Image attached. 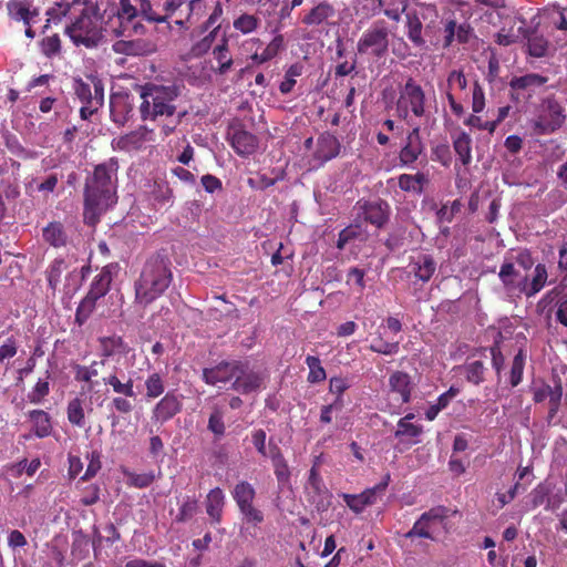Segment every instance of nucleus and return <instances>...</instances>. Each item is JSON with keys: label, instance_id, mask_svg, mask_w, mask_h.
<instances>
[{"label": "nucleus", "instance_id": "6e6552de", "mask_svg": "<svg viewBox=\"0 0 567 567\" xmlns=\"http://www.w3.org/2000/svg\"><path fill=\"white\" fill-rule=\"evenodd\" d=\"M389 33L385 21H375L359 38L357 42L358 52L360 54L369 53L375 58L385 56L390 45Z\"/></svg>", "mask_w": 567, "mask_h": 567}, {"label": "nucleus", "instance_id": "7c9ffc66", "mask_svg": "<svg viewBox=\"0 0 567 567\" xmlns=\"http://www.w3.org/2000/svg\"><path fill=\"white\" fill-rule=\"evenodd\" d=\"M454 152L463 166H468L473 161V138L466 132H460L453 136Z\"/></svg>", "mask_w": 567, "mask_h": 567}, {"label": "nucleus", "instance_id": "0eeeda50", "mask_svg": "<svg viewBox=\"0 0 567 567\" xmlns=\"http://www.w3.org/2000/svg\"><path fill=\"white\" fill-rule=\"evenodd\" d=\"M398 116L403 121L410 120L411 115L423 117L426 114V96L421 86L414 79L409 78L406 83L400 87L396 101Z\"/></svg>", "mask_w": 567, "mask_h": 567}, {"label": "nucleus", "instance_id": "e433bc0d", "mask_svg": "<svg viewBox=\"0 0 567 567\" xmlns=\"http://www.w3.org/2000/svg\"><path fill=\"white\" fill-rule=\"evenodd\" d=\"M429 177L424 172H416L415 175L403 174L399 176V186L403 192L422 194Z\"/></svg>", "mask_w": 567, "mask_h": 567}, {"label": "nucleus", "instance_id": "f257e3e1", "mask_svg": "<svg viewBox=\"0 0 567 567\" xmlns=\"http://www.w3.org/2000/svg\"><path fill=\"white\" fill-rule=\"evenodd\" d=\"M118 161L110 158L94 166L84 186L83 220L86 225L99 224L101 215L116 202Z\"/></svg>", "mask_w": 567, "mask_h": 567}, {"label": "nucleus", "instance_id": "a211bd4d", "mask_svg": "<svg viewBox=\"0 0 567 567\" xmlns=\"http://www.w3.org/2000/svg\"><path fill=\"white\" fill-rule=\"evenodd\" d=\"M341 144L340 140L329 132L321 133L317 140V146L312 154V159L317 165L336 158L340 155Z\"/></svg>", "mask_w": 567, "mask_h": 567}, {"label": "nucleus", "instance_id": "3c124183", "mask_svg": "<svg viewBox=\"0 0 567 567\" xmlns=\"http://www.w3.org/2000/svg\"><path fill=\"white\" fill-rule=\"evenodd\" d=\"M303 66L300 63H293L287 69L284 81L279 84L281 94H289L297 84V76L302 74Z\"/></svg>", "mask_w": 567, "mask_h": 567}, {"label": "nucleus", "instance_id": "864d4df0", "mask_svg": "<svg viewBox=\"0 0 567 567\" xmlns=\"http://www.w3.org/2000/svg\"><path fill=\"white\" fill-rule=\"evenodd\" d=\"M197 511L198 499L196 497H189V495H187L179 505V511L175 516V522H188L190 520V518H193V516L196 515Z\"/></svg>", "mask_w": 567, "mask_h": 567}, {"label": "nucleus", "instance_id": "aec40b11", "mask_svg": "<svg viewBox=\"0 0 567 567\" xmlns=\"http://www.w3.org/2000/svg\"><path fill=\"white\" fill-rule=\"evenodd\" d=\"M153 130L147 126H141L136 131L124 134L123 136L113 140V148L120 151H132L140 150L142 146L147 143V141H153Z\"/></svg>", "mask_w": 567, "mask_h": 567}, {"label": "nucleus", "instance_id": "b1692460", "mask_svg": "<svg viewBox=\"0 0 567 567\" xmlns=\"http://www.w3.org/2000/svg\"><path fill=\"white\" fill-rule=\"evenodd\" d=\"M118 264L111 262L103 267L100 274L94 276L90 285V291L96 301L107 295L112 279L118 272Z\"/></svg>", "mask_w": 567, "mask_h": 567}, {"label": "nucleus", "instance_id": "4be33fe9", "mask_svg": "<svg viewBox=\"0 0 567 567\" xmlns=\"http://www.w3.org/2000/svg\"><path fill=\"white\" fill-rule=\"evenodd\" d=\"M134 111V104L130 94L115 93L110 97L111 121L117 125H124L130 121Z\"/></svg>", "mask_w": 567, "mask_h": 567}, {"label": "nucleus", "instance_id": "c9c22d12", "mask_svg": "<svg viewBox=\"0 0 567 567\" xmlns=\"http://www.w3.org/2000/svg\"><path fill=\"white\" fill-rule=\"evenodd\" d=\"M231 496L238 506V511L241 512L256 498V489L251 483L241 481L235 484Z\"/></svg>", "mask_w": 567, "mask_h": 567}, {"label": "nucleus", "instance_id": "4c0bfd02", "mask_svg": "<svg viewBox=\"0 0 567 567\" xmlns=\"http://www.w3.org/2000/svg\"><path fill=\"white\" fill-rule=\"evenodd\" d=\"M408 38L413 45L425 47V38L422 35L423 24L416 13L406 14Z\"/></svg>", "mask_w": 567, "mask_h": 567}, {"label": "nucleus", "instance_id": "ddd939ff", "mask_svg": "<svg viewBox=\"0 0 567 567\" xmlns=\"http://www.w3.org/2000/svg\"><path fill=\"white\" fill-rule=\"evenodd\" d=\"M467 87L468 80L465 75L464 70H451L446 76L445 96L450 104V109L452 110L455 116H463L465 112L464 105H462V103L457 101V99L455 97V93L466 91Z\"/></svg>", "mask_w": 567, "mask_h": 567}, {"label": "nucleus", "instance_id": "ea45409f", "mask_svg": "<svg viewBox=\"0 0 567 567\" xmlns=\"http://www.w3.org/2000/svg\"><path fill=\"white\" fill-rule=\"evenodd\" d=\"M547 278L548 272L545 264H537L530 282H528V275L526 274V296L530 297L537 295L538 291H540L543 287H545Z\"/></svg>", "mask_w": 567, "mask_h": 567}, {"label": "nucleus", "instance_id": "69168bd1", "mask_svg": "<svg viewBox=\"0 0 567 567\" xmlns=\"http://www.w3.org/2000/svg\"><path fill=\"white\" fill-rule=\"evenodd\" d=\"M240 513L245 522L251 524L254 527L259 526V524L265 520L264 512L257 508L254 503L248 504Z\"/></svg>", "mask_w": 567, "mask_h": 567}, {"label": "nucleus", "instance_id": "412c9836", "mask_svg": "<svg viewBox=\"0 0 567 567\" xmlns=\"http://www.w3.org/2000/svg\"><path fill=\"white\" fill-rule=\"evenodd\" d=\"M158 7V17L162 20H156V24H163V22H168L171 19H175V24L179 27H188L192 25L190 19H187V10L184 6L183 0H165L162 8Z\"/></svg>", "mask_w": 567, "mask_h": 567}, {"label": "nucleus", "instance_id": "774afa93", "mask_svg": "<svg viewBox=\"0 0 567 567\" xmlns=\"http://www.w3.org/2000/svg\"><path fill=\"white\" fill-rule=\"evenodd\" d=\"M50 392V385L47 380H39L32 391L28 393V400L30 403H41L43 399L48 396Z\"/></svg>", "mask_w": 567, "mask_h": 567}, {"label": "nucleus", "instance_id": "4468645a", "mask_svg": "<svg viewBox=\"0 0 567 567\" xmlns=\"http://www.w3.org/2000/svg\"><path fill=\"white\" fill-rule=\"evenodd\" d=\"M425 145L421 137V127L415 126L408 133L399 151V161L403 166H411L423 154Z\"/></svg>", "mask_w": 567, "mask_h": 567}, {"label": "nucleus", "instance_id": "603ef678", "mask_svg": "<svg viewBox=\"0 0 567 567\" xmlns=\"http://www.w3.org/2000/svg\"><path fill=\"white\" fill-rule=\"evenodd\" d=\"M96 306V300L92 296L91 290L87 291L84 299L81 300L78 310L75 312V321L79 324L85 323Z\"/></svg>", "mask_w": 567, "mask_h": 567}, {"label": "nucleus", "instance_id": "37998d69", "mask_svg": "<svg viewBox=\"0 0 567 567\" xmlns=\"http://www.w3.org/2000/svg\"><path fill=\"white\" fill-rule=\"evenodd\" d=\"M422 425L406 422V419H400L394 436L399 437L401 441L403 437H409V444H416V442H419L416 439L422 434Z\"/></svg>", "mask_w": 567, "mask_h": 567}, {"label": "nucleus", "instance_id": "20e7f679", "mask_svg": "<svg viewBox=\"0 0 567 567\" xmlns=\"http://www.w3.org/2000/svg\"><path fill=\"white\" fill-rule=\"evenodd\" d=\"M114 18L116 25L112 28V31L117 37L131 32L135 35H143L146 31L143 21L156 24V20H162L154 0H117Z\"/></svg>", "mask_w": 567, "mask_h": 567}, {"label": "nucleus", "instance_id": "680f3d73", "mask_svg": "<svg viewBox=\"0 0 567 567\" xmlns=\"http://www.w3.org/2000/svg\"><path fill=\"white\" fill-rule=\"evenodd\" d=\"M348 382L343 379V377H331L329 383V390L331 393L337 395L334 403L338 405V410L343 406V393L348 389Z\"/></svg>", "mask_w": 567, "mask_h": 567}, {"label": "nucleus", "instance_id": "473e14b6", "mask_svg": "<svg viewBox=\"0 0 567 567\" xmlns=\"http://www.w3.org/2000/svg\"><path fill=\"white\" fill-rule=\"evenodd\" d=\"M336 14V8L329 2H320L309 10L302 18V23L306 25H320L327 22Z\"/></svg>", "mask_w": 567, "mask_h": 567}, {"label": "nucleus", "instance_id": "a18cd8bd", "mask_svg": "<svg viewBox=\"0 0 567 567\" xmlns=\"http://www.w3.org/2000/svg\"><path fill=\"white\" fill-rule=\"evenodd\" d=\"M122 473L126 478V484L128 486H133L134 488H147V486L152 485L155 480V474L153 471L146 473H135L130 471V468H123Z\"/></svg>", "mask_w": 567, "mask_h": 567}, {"label": "nucleus", "instance_id": "338daca9", "mask_svg": "<svg viewBox=\"0 0 567 567\" xmlns=\"http://www.w3.org/2000/svg\"><path fill=\"white\" fill-rule=\"evenodd\" d=\"M151 199H153L154 205L164 207V205L168 204L172 199V192L167 185H154Z\"/></svg>", "mask_w": 567, "mask_h": 567}, {"label": "nucleus", "instance_id": "de8ad7c7", "mask_svg": "<svg viewBox=\"0 0 567 567\" xmlns=\"http://www.w3.org/2000/svg\"><path fill=\"white\" fill-rule=\"evenodd\" d=\"M65 269L66 262L64 258H55L53 261L50 262L45 274L48 285L52 290L58 289L61 282V276Z\"/></svg>", "mask_w": 567, "mask_h": 567}, {"label": "nucleus", "instance_id": "9b49d317", "mask_svg": "<svg viewBox=\"0 0 567 567\" xmlns=\"http://www.w3.org/2000/svg\"><path fill=\"white\" fill-rule=\"evenodd\" d=\"M355 209L359 210V216L363 218L364 221L375 226L377 229H382L389 221L391 215L390 204L382 198L359 199L355 203Z\"/></svg>", "mask_w": 567, "mask_h": 567}, {"label": "nucleus", "instance_id": "09e8293b", "mask_svg": "<svg viewBox=\"0 0 567 567\" xmlns=\"http://www.w3.org/2000/svg\"><path fill=\"white\" fill-rule=\"evenodd\" d=\"M525 362V351L524 349H519L513 359L509 370V383L512 386H517L523 381Z\"/></svg>", "mask_w": 567, "mask_h": 567}, {"label": "nucleus", "instance_id": "bb28decb", "mask_svg": "<svg viewBox=\"0 0 567 567\" xmlns=\"http://www.w3.org/2000/svg\"><path fill=\"white\" fill-rule=\"evenodd\" d=\"M7 9L11 19L23 21L25 25L31 24L34 18L40 16V10L32 8L29 0H9Z\"/></svg>", "mask_w": 567, "mask_h": 567}, {"label": "nucleus", "instance_id": "6ab92c4d", "mask_svg": "<svg viewBox=\"0 0 567 567\" xmlns=\"http://www.w3.org/2000/svg\"><path fill=\"white\" fill-rule=\"evenodd\" d=\"M183 403L179 396L174 392H167L161 401H158L153 410L152 419L156 423L164 424L166 421L175 417L177 413H181Z\"/></svg>", "mask_w": 567, "mask_h": 567}, {"label": "nucleus", "instance_id": "49530a36", "mask_svg": "<svg viewBox=\"0 0 567 567\" xmlns=\"http://www.w3.org/2000/svg\"><path fill=\"white\" fill-rule=\"evenodd\" d=\"M305 362L309 369L308 382L318 383L327 380V371L318 355L308 354Z\"/></svg>", "mask_w": 567, "mask_h": 567}, {"label": "nucleus", "instance_id": "13d9d810", "mask_svg": "<svg viewBox=\"0 0 567 567\" xmlns=\"http://www.w3.org/2000/svg\"><path fill=\"white\" fill-rule=\"evenodd\" d=\"M207 429L213 434H215L216 437L224 436V434L226 432V424L224 422V413H223L221 409H219V408L214 409V411L212 412V414L208 419Z\"/></svg>", "mask_w": 567, "mask_h": 567}, {"label": "nucleus", "instance_id": "39448f33", "mask_svg": "<svg viewBox=\"0 0 567 567\" xmlns=\"http://www.w3.org/2000/svg\"><path fill=\"white\" fill-rule=\"evenodd\" d=\"M181 94L177 84L146 83L140 86L142 103L138 107L142 121H158L159 117H171L176 113L175 100Z\"/></svg>", "mask_w": 567, "mask_h": 567}, {"label": "nucleus", "instance_id": "c756f323", "mask_svg": "<svg viewBox=\"0 0 567 567\" xmlns=\"http://www.w3.org/2000/svg\"><path fill=\"white\" fill-rule=\"evenodd\" d=\"M42 238L48 245L55 248L65 247L69 240L64 225L61 224L60 220H52L44 226L42 229Z\"/></svg>", "mask_w": 567, "mask_h": 567}, {"label": "nucleus", "instance_id": "f8f14e48", "mask_svg": "<svg viewBox=\"0 0 567 567\" xmlns=\"http://www.w3.org/2000/svg\"><path fill=\"white\" fill-rule=\"evenodd\" d=\"M74 94L82 103H92L93 106L104 105V82L99 75H86V80L76 79L73 83Z\"/></svg>", "mask_w": 567, "mask_h": 567}, {"label": "nucleus", "instance_id": "052dcab7", "mask_svg": "<svg viewBox=\"0 0 567 567\" xmlns=\"http://www.w3.org/2000/svg\"><path fill=\"white\" fill-rule=\"evenodd\" d=\"M528 52L532 56L543 58L548 50V41L542 35H532L527 40Z\"/></svg>", "mask_w": 567, "mask_h": 567}, {"label": "nucleus", "instance_id": "423d86ee", "mask_svg": "<svg viewBox=\"0 0 567 567\" xmlns=\"http://www.w3.org/2000/svg\"><path fill=\"white\" fill-rule=\"evenodd\" d=\"M566 117V107L555 95H548L538 104L532 127L536 134H553L563 126Z\"/></svg>", "mask_w": 567, "mask_h": 567}, {"label": "nucleus", "instance_id": "2eb2a0df", "mask_svg": "<svg viewBox=\"0 0 567 567\" xmlns=\"http://www.w3.org/2000/svg\"><path fill=\"white\" fill-rule=\"evenodd\" d=\"M113 49L116 53L127 56H147V54L156 52L157 44L152 38L137 37L133 40L115 41Z\"/></svg>", "mask_w": 567, "mask_h": 567}, {"label": "nucleus", "instance_id": "a19ab883", "mask_svg": "<svg viewBox=\"0 0 567 567\" xmlns=\"http://www.w3.org/2000/svg\"><path fill=\"white\" fill-rule=\"evenodd\" d=\"M563 396V386L560 381L556 382L555 385L550 390V394L548 395V415H547V424L555 425L558 422L557 413L560 408Z\"/></svg>", "mask_w": 567, "mask_h": 567}, {"label": "nucleus", "instance_id": "f03ea898", "mask_svg": "<svg viewBox=\"0 0 567 567\" xmlns=\"http://www.w3.org/2000/svg\"><path fill=\"white\" fill-rule=\"evenodd\" d=\"M202 380L212 386L231 382L234 391L248 394L260 390L264 377L261 372L249 369L248 361L223 360L212 368L203 369Z\"/></svg>", "mask_w": 567, "mask_h": 567}, {"label": "nucleus", "instance_id": "e2e57ef3", "mask_svg": "<svg viewBox=\"0 0 567 567\" xmlns=\"http://www.w3.org/2000/svg\"><path fill=\"white\" fill-rule=\"evenodd\" d=\"M409 8V0H390L383 13L393 21H400L401 16Z\"/></svg>", "mask_w": 567, "mask_h": 567}, {"label": "nucleus", "instance_id": "a878e982", "mask_svg": "<svg viewBox=\"0 0 567 567\" xmlns=\"http://www.w3.org/2000/svg\"><path fill=\"white\" fill-rule=\"evenodd\" d=\"M306 493L308 494V499L320 506L328 495V489L323 483L322 476L318 472V467L312 466L308 474V482L305 485Z\"/></svg>", "mask_w": 567, "mask_h": 567}, {"label": "nucleus", "instance_id": "5701e85b", "mask_svg": "<svg viewBox=\"0 0 567 567\" xmlns=\"http://www.w3.org/2000/svg\"><path fill=\"white\" fill-rule=\"evenodd\" d=\"M103 383L117 394H124V396H132L133 399L136 398L134 380L131 375L125 374L122 369L114 368L112 372L103 377Z\"/></svg>", "mask_w": 567, "mask_h": 567}, {"label": "nucleus", "instance_id": "c03bdc74", "mask_svg": "<svg viewBox=\"0 0 567 567\" xmlns=\"http://www.w3.org/2000/svg\"><path fill=\"white\" fill-rule=\"evenodd\" d=\"M284 48V38L282 35H276L271 39V41L267 44L265 49L260 53L256 52L252 54V60L257 63H266L268 60H271L278 55V53Z\"/></svg>", "mask_w": 567, "mask_h": 567}, {"label": "nucleus", "instance_id": "f704fd0d", "mask_svg": "<svg viewBox=\"0 0 567 567\" xmlns=\"http://www.w3.org/2000/svg\"><path fill=\"white\" fill-rule=\"evenodd\" d=\"M100 352L103 359L107 361L109 357L115 354H126L130 351V347L124 342L122 337L111 336L99 338Z\"/></svg>", "mask_w": 567, "mask_h": 567}, {"label": "nucleus", "instance_id": "72a5a7b5", "mask_svg": "<svg viewBox=\"0 0 567 567\" xmlns=\"http://www.w3.org/2000/svg\"><path fill=\"white\" fill-rule=\"evenodd\" d=\"M28 417L32 423V430L35 436L45 437L52 433V417L42 409L30 410Z\"/></svg>", "mask_w": 567, "mask_h": 567}, {"label": "nucleus", "instance_id": "2f4dec72", "mask_svg": "<svg viewBox=\"0 0 567 567\" xmlns=\"http://www.w3.org/2000/svg\"><path fill=\"white\" fill-rule=\"evenodd\" d=\"M225 505V495L219 487H215L206 495V513L213 523H220Z\"/></svg>", "mask_w": 567, "mask_h": 567}, {"label": "nucleus", "instance_id": "7ed1b4c3", "mask_svg": "<svg viewBox=\"0 0 567 567\" xmlns=\"http://www.w3.org/2000/svg\"><path fill=\"white\" fill-rule=\"evenodd\" d=\"M173 280L172 262L168 257L154 255L146 259L134 284L135 301L147 307L159 299Z\"/></svg>", "mask_w": 567, "mask_h": 567}, {"label": "nucleus", "instance_id": "0e129e2a", "mask_svg": "<svg viewBox=\"0 0 567 567\" xmlns=\"http://www.w3.org/2000/svg\"><path fill=\"white\" fill-rule=\"evenodd\" d=\"M274 468L279 487L285 488V486H288L290 484L291 472L285 456H282L278 462H276Z\"/></svg>", "mask_w": 567, "mask_h": 567}, {"label": "nucleus", "instance_id": "cd10ccee", "mask_svg": "<svg viewBox=\"0 0 567 567\" xmlns=\"http://www.w3.org/2000/svg\"><path fill=\"white\" fill-rule=\"evenodd\" d=\"M547 81L548 78L537 73H527L518 75V78H513L509 83L512 96L514 97L515 94H519V92H527L528 95H532L535 87L545 85Z\"/></svg>", "mask_w": 567, "mask_h": 567}, {"label": "nucleus", "instance_id": "6e6d98bb", "mask_svg": "<svg viewBox=\"0 0 567 567\" xmlns=\"http://www.w3.org/2000/svg\"><path fill=\"white\" fill-rule=\"evenodd\" d=\"M146 398L155 399L161 396L165 391V382L159 372H151L145 381Z\"/></svg>", "mask_w": 567, "mask_h": 567}, {"label": "nucleus", "instance_id": "393cba45", "mask_svg": "<svg viewBox=\"0 0 567 567\" xmlns=\"http://www.w3.org/2000/svg\"><path fill=\"white\" fill-rule=\"evenodd\" d=\"M390 392L399 395L401 404L409 403L412 398V377L409 372L394 371L389 378Z\"/></svg>", "mask_w": 567, "mask_h": 567}, {"label": "nucleus", "instance_id": "79ce46f5", "mask_svg": "<svg viewBox=\"0 0 567 567\" xmlns=\"http://www.w3.org/2000/svg\"><path fill=\"white\" fill-rule=\"evenodd\" d=\"M466 380L472 382L474 385H480L485 380V371L487 370L485 361L483 360H471L463 365Z\"/></svg>", "mask_w": 567, "mask_h": 567}, {"label": "nucleus", "instance_id": "58836bf2", "mask_svg": "<svg viewBox=\"0 0 567 567\" xmlns=\"http://www.w3.org/2000/svg\"><path fill=\"white\" fill-rule=\"evenodd\" d=\"M214 56L218 63V73L225 74L233 65V56L229 53L228 41L221 37L220 42L213 50Z\"/></svg>", "mask_w": 567, "mask_h": 567}, {"label": "nucleus", "instance_id": "c85d7f7f", "mask_svg": "<svg viewBox=\"0 0 567 567\" xmlns=\"http://www.w3.org/2000/svg\"><path fill=\"white\" fill-rule=\"evenodd\" d=\"M410 268V272L413 274L416 279L421 280L422 282H429L436 270V262L432 256L420 255L415 258H412Z\"/></svg>", "mask_w": 567, "mask_h": 567}, {"label": "nucleus", "instance_id": "5fc2aeb1", "mask_svg": "<svg viewBox=\"0 0 567 567\" xmlns=\"http://www.w3.org/2000/svg\"><path fill=\"white\" fill-rule=\"evenodd\" d=\"M66 412L69 423L78 426H83L85 424V413L81 399H72L68 404Z\"/></svg>", "mask_w": 567, "mask_h": 567}, {"label": "nucleus", "instance_id": "8fccbe9b", "mask_svg": "<svg viewBox=\"0 0 567 567\" xmlns=\"http://www.w3.org/2000/svg\"><path fill=\"white\" fill-rule=\"evenodd\" d=\"M384 6L383 0H355V12L362 16L364 19L381 13Z\"/></svg>", "mask_w": 567, "mask_h": 567}, {"label": "nucleus", "instance_id": "dca6fc26", "mask_svg": "<svg viewBox=\"0 0 567 567\" xmlns=\"http://www.w3.org/2000/svg\"><path fill=\"white\" fill-rule=\"evenodd\" d=\"M227 140L231 148H234L239 156L254 154L258 146V137L240 126L230 127L227 132Z\"/></svg>", "mask_w": 567, "mask_h": 567}, {"label": "nucleus", "instance_id": "1a4fd4ad", "mask_svg": "<svg viewBox=\"0 0 567 567\" xmlns=\"http://www.w3.org/2000/svg\"><path fill=\"white\" fill-rule=\"evenodd\" d=\"M65 32L69 33L76 45H85L86 48L97 45L101 38L97 20L86 13L79 16L71 25L65 28Z\"/></svg>", "mask_w": 567, "mask_h": 567}, {"label": "nucleus", "instance_id": "4d7b16f0", "mask_svg": "<svg viewBox=\"0 0 567 567\" xmlns=\"http://www.w3.org/2000/svg\"><path fill=\"white\" fill-rule=\"evenodd\" d=\"M391 482V474L386 473L382 478L381 483H378L371 488L363 489L361 493L363 499V507L373 505L377 501V494L383 493Z\"/></svg>", "mask_w": 567, "mask_h": 567}, {"label": "nucleus", "instance_id": "f3484780", "mask_svg": "<svg viewBox=\"0 0 567 567\" xmlns=\"http://www.w3.org/2000/svg\"><path fill=\"white\" fill-rule=\"evenodd\" d=\"M498 277L507 293L526 295V274L520 272L514 262H503Z\"/></svg>", "mask_w": 567, "mask_h": 567}, {"label": "nucleus", "instance_id": "9d476101", "mask_svg": "<svg viewBox=\"0 0 567 567\" xmlns=\"http://www.w3.org/2000/svg\"><path fill=\"white\" fill-rule=\"evenodd\" d=\"M450 509L444 505L433 506L431 509L424 512L417 520L414 522L411 530L405 533L406 538H430L433 539V530L437 524L446 520Z\"/></svg>", "mask_w": 567, "mask_h": 567}, {"label": "nucleus", "instance_id": "bf43d9fd", "mask_svg": "<svg viewBox=\"0 0 567 567\" xmlns=\"http://www.w3.org/2000/svg\"><path fill=\"white\" fill-rule=\"evenodd\" d=\"M259 22L257 16L244 13L234 20V28L243 33H249L257 30Z\"/></svg>", "mask_w": 567, "mask_h": 567}]
</instances>
